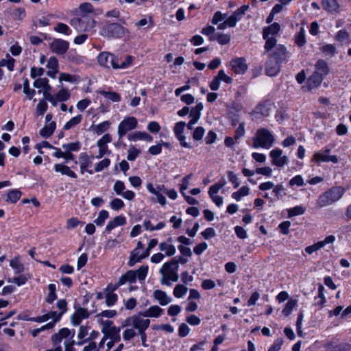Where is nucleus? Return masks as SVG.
I'll use <instances>...</instances> for the list:
<instances>
[{"label":"nucleus","mask_w":351,"mask_h":351,"mask_svg":"<svg viewBox=\"0 0 351 351\" xmlns=\"http://www.w3.org/2000/svg\"><path fill=\"white\" fill-rule=\"evenodd\" d=\"M108 212L106 210H102L99 213L97 218L94 222L99 226L104 225L105 221L108 218Z\"/></svg>","instance_id":"52"},{"label":"nucleus","mask_w":351,"mask_h":351,"mask_svg":"<svg viewBox=\"0 0 351 351\" xmlns=\"http://www.w3.org/2000/svg\"><path fill=\"white\" fill-rule=\"evenodd\" d=\"M188 288L185 285L182 284H178L174 287L173 293L175 298H182L186 294Z\"/></svg>","instance_id":"35"},{"label":"nucleus","mask_w":351,"mask_h":351,"mask_svg":"<svg viewBox=\"0 0 351 351\" xmlns=\"http://www.w3.org/2000/svg\"><path fill=\"white\" fill-rule=\"evenodd\" d=\"M280 30V25L278 23H274L271 25L263 29V37H275Z\"/></svg>","instance_id":"26"},{"label":"nucleus","mask_w":351,"mask_h":351,"mask_svg":"<svg viewBox=\"0 0 351 351\" xmlns=\"http://www.w3.org/2000/svg\"><path fill=\"white\" fill-rule=\"evenodd\" d=\"M163 313V309L158 306L154 305L150 306L144 312L139 313L132 316H140L141 319H148V317H159Z\"/></svg>","instance_id":"17"},{"label":"nucleus","mask_w":351,"mask_h":351,"mask_svg":"<svg viewBox=\"0 0 351 351\" xmlns=\"http://www.w3.org/2000/svg\"><path fill=\"white\" fill-rule=\"evenodd\" d=\"M149 319H141L140 316H130L125 320L124 326L127 328L123 332V338L125 341H130L137 335L141 337L142 346L147 348V336L146 330L150 325Z\"/></svg>","instance_id":"1"},{"label":"nucleus","mask_w":351,"mask_h":351,"mask_svg":"<svg viewBox=\"0 0 351 351\" xmlns=\"http://www.w3.org/2000/svg\"><path fill=\"white\" fill-rule=\"evenodd\" d=\"M350 38V35L347 31L345 29L339 30L335 36V40L339 43H345L347 42Z\"/></svg>","instance_id":"53"},{"label":"nucleus","mask_w":351,"mask_h":351,"mask_svg":"<svg viewBox=\"0 0 351 351\" xmlns=\"http://www.w3.org/2000/svg\"><path fill=\"white\" fill-rule=\"evenodd\" d=\"M315 71L319 72L322 76H326L328 73V66L327 63L323 60H319L315 64Z\"/></svg>","instance_id":"33"},{"label":"nucleus","mask_w":351,"mask_h":351,"mask_svg":"<svg viewBox=\"0 0 351 351\" xmlns=\"http://www.w3.org/2000/svg\"><path fill=\"white\" fill-rule=\"evenodd\" d=\"M10 265L16 274H21L24 271V266L20 262L19 256H15L13 259L10 260Z\"/></svg>","instance_id":"36"},{"label":"nucleus","mask_w":351,"mask_h":351,"mask_svg":"<svg viewBox=\"0 0 351 351\" xmlns=\"http://www.w3.org/2000/svg\"><path fill=\"white\" fill-rule=\"evenodd\" d=\"M185 125L186 124L183 121H180L176 123L173 130L176 137L183 135Z\"/></svg>","instance_id":"64"},{"label":"nucleus","mask_w":351,"mask_h":351,"mask_svg":"<svg viewBox=\"0 0 351 351\" xmlns=\"http://www.w3.org/2000/svg\"><path fill=\"white\" fill-rule=\"evenodd\" d=\"M55 96L58 101H64L69 99L71 95L66 88H61Z\"/></svg>","instance_id":"51"},{"label":"nucleus","mask_w":351,"mask_h":351,"mask_svg":"<svg viewBox=\"0 0 351 351\" xmlns=\"http://www.w3.org/2000/svg\"><path fill=\"white\" fill-rule=\"evenodd\" d=\"M80 172L83 174L85 171H88L90 174H93V171L92 170H88L91 165L92 162L90 160L89 156L86 154H81L80 156Z\"/></svg>","instance_id":"21"},{"label":"nucleus","mask_w":351,"mask_h":351,"mask_svg":"<svg viewBox=\"0 0 351 351\" xmlns=\"http://www.w3.org/2000/svg\"><path fill=\"white\" fill-rule=\"evenodd\" d=\"M15 60L10 54H7L5 58L0 62V66H5L10 71H12L14 67Z\"/></svg>","instance_id":"39"},{"label":"nucleus","mask_w":351,"mask_h":351,"mask_svg":"<svg viewBox=\"0 0 351 351\" xmlns=\"http://www.w3.org/2000/svg\"><path fill=\"white\" fill-rule=\"evenodd\" d=\"M125 206V204L123 201L121 199L119 198H114L111 202H110V207L111 209L114 210H119L123 208Z\"/></svg>","instance_id":"58"},{"label":"nucleus","mask_w":351,"mask_h":351,"mask_svg":"<svg viewBox=\"0 0 351 351\" xmlns=\"http://www.w3.org/2000/svg\"><path fill=\"white\" fill-rule=\"evenodd\" d=\"M256 173L262 175L266 178H270L273 173V169L270 167H262L256 168Z\"/></svg>","instance_id":"56"},{"label":"nucleus","mask_w":351,"mask_h":351,"mask_svg":"<svg viewBox=\"0 0 351 351\" xmlns=\"http://www.w3.org/2000/svg\"><path fill=\"white\" fill-rule=\"evenodd\" d=\"M49 293L45 298V301L47 303L51 304L57 299L56 287L54 284H49L48 285Z\"/></svg>","instance_id":"37"},{"label":"nucleus","mask_w":351,"mask_h":351,"mask_svg":"<svg viewBox=\"0 0 351 351\" xmlns=\"http://www.w3.org/2000/svg\"><path fill=\"white\" fill-rule=\"evenodd\" d=\"M193 174L190 173L187 176H184L180 183V191L182 195H184V191L186 190L189 187L190 180L192 178Z\"/></svg>","instance_id":"48"},{"label":"nucleus","mask_w":351,"mask_h":351,"mask_svg":"<svg viewBox=\"0 0 351 351\" xmlns=\"http://www.w3.org/2000/svg\"><path fill=\"white\" fill-rule=\"evenodd\" d=\"M107 336V339L112 340L114 343H117L120 341V335H119V329L115 328L112 329L110 332L106 335Z\"/></svg>","instance_id":"61"},{"label":"nucleus","mask_w":351,"mask_h":351,"mask_svg":"<svg viewBox=\"0 0 351 351\" xmlns=\"http://www.w3.org/2000/svg\"><path fill=\"white\" fill-rule=\"evenodd\" d=\"M223 81L226 84H231L233 81L232 78L227 75L224 70L219 71L217 75L214 77L209 84V87L212 90H217L220 87L221 82Z\"/></svg>","instance_id":"14"},{"label":"nucleus","mask_w":351,"mask_h":351,"mask_svg":"<svg viewBox=\"0 0 351 351\" xmlns=\"http://www.w3.org/2000/svg\"><path fill=\"white\" fill-rule=\"evenodd\" d=\"M149 267L147 265H142L138 269L134 271V275L136 280L140 282L144 281L147 276Z\"/></svg>","instance_id":"34"},{"label":"nucleus","mask_w":351,"mask_h":351,"mask_svg":"<svg viewBox=\"0 0 351 351\" xmlns=\"http://www.w3.org/2000/svg\"><path fill=\"white\" fill-rule=\"evenodd\" d=\"M54 170L56 172H59L62 175L68 176L72 178H76V173L73 171L70 167L62 164H56L54 165Z\"/></svg>","instance_id":"27"},{"label":"nucleus","mask_w":351,"mask_h":351,"mask_svg":"<svg viewBox=\"0 0 351 351\" xmlns=\"http://www.w3.org/2000/svg\"><path fill=\"white\" fill-rule=\"evenodd\" d=\"M88 317V313L86 310L84 308H79L71 317V322L74 326H78L82 322V319Z\"/></svg>","instance_id":"23"},{"label":"nucleus","mask_w":351,"mask_h":351,"mask_svg":"<svg viewBox=\"0 0 351 351\" xmlns=\"http://www.w3.org/2000/svg\"><path fill=\"white\" fill-rule=\"evenodd\" d=\"M138 120L134 117H126L119 124L117 128V134L119 138H122L129 132L136 129L138 127Z\"/></svg>","instance_id":"7"},{"label":"nucleus","mask_w":351,"mask_h":351,"mask_svg":"<svg viewBox=\"0 0 351 351\" xmlns=\"http://www.w3.org/2000/svg\"><path fill=\"white\" fill-rule=\"evenodd\" d=\"M241 128V124H240L239 125L237 130H236L234 138L226 137L225 138L224 143H225V145L227 147H231L232 145H234L235 141H237L239 139V138L240 136V131H239V130H240Z\"/></svg>","instance_id":"59"},{"label":"nucleus","mask_w":351,"mask_h":351,"mask_svg":"<svg viewBox=\"0 0 351 351\" xmlns=\"http://www.w3.org/2000/svg\"><path fill=\"white\" fill-rule=\"evenodd\" d=\"M311 161L319 165L322 162H328L336 164L339 162V159L337 156L330 154L329 149H325L315 152Z\"/></svg>","instance_id":"9"},{"label":"nucleus","mask_w":351,"mask_h":351,"mask_svg":"<svg viewBox=\"0 0 351 351\" xmlns=\"http://www.w3.org/2000/svg\"><path fill=\"white\" fill-rule=\"evenodd\" d=\"M280 71L278 63L274 59H270L266 65V73L269 76L276 75Z\"/></svg>","instance_id":"25"},{"label":"nucleus","mask_w":351,"mask_h":351,"mask_svg":"<svg viewBox=\"0 0 351 351\" xmlns=\"http://www.w3.org/2000/svg\"><path fill=\"white\" fill-rule=\"evenodd\" d=\"M269 157L271 163L277 167L282 168L289 162V157L284 155L283 151L278 147L271 149L269 153Z\"/></svg>","instance_id":"10"},{"label":"nucleus","mask_w":351,"mask_h":351,"mask_svg":"<svg viewBox=\"0 0 351 351\" xmlns=\"http://www.w3.org/2000/svg\"><path fill=\"white\" fill-rule=\"evenodd\" d=\"M99 94L105 97L106 99L111 100L112 101L117 102L121 99L119 94L115 92H107L105 90L99 91Z\"/></svg>","instance_id":"47"},{"label":"nucleus","mask_w":351,"mask_h":351,"mask_svg":"<svg viewBox=\"0 0 351 351\" xmlns=\"http://www.w3.org/2000/svg\"><path fill=\"white\" fill-rule=\"evenodd\" d=\"M71 25L80 32H89L95 26V21L88 14H79L70 21Z\"/></svg>","instance_id":"6"},{"label":"nucleus","mask_w":351,"mask_h":351,"mask_svg":"<svg viewBox=\"0 0 351 351\" xmlns=\"http://www.w3.org/2000/svg\"><path fill=\"white\" fill-rule=\"evenodd\" d=\"M178 271V265L176 261L172 260L164 263L160 269V273L162 276L160 283L170 286L171 282H177L179 278Z\"/></svg>","instance_id":"4"},{"label":"nucleus","mask_w":351,"mask_h":351,"mask_svg":"<svg viewBox=\"0 0 351 351\" xmlns=\"http://www.w3.org/2000/svg\"><path fill=\"white\" fill-rule=\"evenodd\" d=\"M113 191L117 195H121L125 199L132 201L135 198V193L131 190H125V183L121 180H117L113 186Z\"/></svg>","instance_id":"13"},{"label":"nucleus","mask_w":351,"mask_h":351,"mask_svg":"<svg viewBox=\"0 0 351 351\" xmlns=\"http://www.w3.org/2000/svg\"><path fill=\"white\" fill-rule=\"evenodd\" d=\"M298 301L295 299H289L285 304L284 308L282 310V315L284 317L289 316L293 310L297 306Z\"/></svg>","instance_id":"31"},{"label":"nucleus","mask_w":351,"mask_h":351,"mask_svg":"<svg viewBox=\"0 0 351 351\" xmlns=\"http://www.w3.org/2000/svg\"><path fill=\"white\" fill-rule=\"evenodd\" d=\"M110 160L108 158H104L101 161L99 162L95 168V172H100L103 169L108 167L110 165Z\"/></svg>","instance_id":"62"},{"label":"nucleus","mask_w":351,"mask_h":351,"mask_svg":"<svg viewBox=\"0 0 351 351\" xmlns=\"http://www.w3.org/2000/svg\"><path fill=\"white\" fill-rule=\"evenodd\" d=\"M74 335L75 331L73 330H71L67 328H63L57 333L53 335L51 339L55 345H59L64 339L69 338L68 340H73Z\"/></svg>","instance_id":"15"},{"label":"nucleus","mask_w":351,"mask_h":351,"mask_svg":"<svg viewBox=\"0 0 351 351\" xmlns=\"http://www.w3.org/2000/svg\"><path fill=\"white\" fill-rule=\"evenodd\" d=\"M56 127V123L55 121L45 123V125L40 130L39 134L44 138H48L53 134Z\"/></svg>","instance_id":"29"},{"label":"nucleus","mask_w":351,"mask_h":351,"mask_svg":"<svg viewBox=\"0 0 351 351\" xmlns=\"http://www.w3.org/2000/svg\"><path fill=\"white\" fill-rule=\"evenodd\" d=\"M47 68L48 69L47 71V75L55 79L56 77V74L58 73L59 64L57 58L56 57L51 56L49 58L47 64Z\"/></svg>","instance_id":"19"},{"label":"nucleus","mask_w":351,"mask_h":351,"mask_svg":"<svg viewBox=\"0 0 351 351\" xmlns=\"http://www.w3.org/2000/svg\"><path fill=\"white\" fill-rule=\"evenodd\" d=\"M127 138L130 141H145L147 142H152L153 138L149 134L145 132L136 131L132 133L128 134Z\"/></svg>","instance_id":"20"},{"label":"nucleus","mask_w":351,"mask_h":351,"mask_svg":"<svg viewBox=\"0 0 351 351\" xmlns=\"http://www.w3.org/2000/svg\"><path fill=\"white\" fill-rule=\"evenodd\" d=\"M324 76L319 74V72L315 71L313 75L308 78V84L311 87H316L322 82Z\"/></svg>","instance_id":"40"},{"label":"nucleus","mask_w":351,"mask_h":351,"mask_svg":"<svg viewBox=\"0 0 351 351\" xmlns=\"http://www.w3.org/2000/svg\"><path fill=\"white\" fill-rule=\"evenodd\" d=\"M261 298V293L254 291L247 296L246 304L249 307L254 306Z\"/></svg>","instance_id":"32"},{"label":"nucleus","mask_w":351,"mask_h":351,"mask_svg":"<svg viewBox=\"0 0 351 351\" xmlns=\"http://www.w3.org/2000/svg\"><path fill=\"white\" fill-rule=\"evenodd\" d=\"M136 281V276L134 275V270H129L125 274L122 275L118 282L114 285L113 290H116L120 286L129 282L134 283Z\"/></svg>","instance_id":"18"},{"label":"nucleus","mask_w":351,"mask_h":351,"mask_svg":"<svg viewBox=\"0 0 351 351\" xmlns=\"http://www.w3.org/2000/svg\"><path fill=\"white\" fill-rule=\"evenodd\" d=\"M323 7L329 12L335 11L337 8V3L335 0H323Z\"/></svg>","instance_id":"55"},{"label":"nucleus","mask_w":351,"mask_h":351,"mask_svg":"<svg viewBox=\"0 0 351 351\" xmlns=\"http://www.w3.org/2000/svg\"><path fill=\"white\" fill-rule=\"evenodd\" d=\"M295 43L301 47L306 43L305 39V30L304 28H301L300 31L295 35Z\"/></svg>","instance_id":"54"},{"label":"nucleus","mask_w":351,"mask_h":351,"mask_svg":"<svg viewBox=\"0 0 351 351\" xmlns=\"http://www.w3.org/2000/svg\"><path fill=\"white\" fill-rule=\"evenodd\" d=\"M99 64L106 68H110L114 69H125L130 66L133 61V58L131 56H127L124 60L119 58L114 55L108 52L100 53L97 57Z\"/></svg>","instance_id":"2"},{"label":"nucleus","mask_w":351,"mask_h":351,"mask_svg":"<svg viewBox=\"0 0 351 351\" xmlns=\"http://www.w3.org/2000/svg\"><path fill=\"white\" fill-rule=\"evenodd\" d=\"M113 286L114 285H108L107 287L108 292L106 293L105 299L106 304L108 306H113L116 302L117 301V295L114 293L113 291Z\"/></svg>","instance_id":"28"},{"label":"nucleus","mask_w":351,"mask_h":351,"mask_svg":"<svg viewBox=\"0 0 351 351\" xmlns=\"http://www.w3.org/2000/svg\"><path fill=\"white\" fill-rule=\"evenodd\" d=\"M149 256V253L145 250L144 245L139 241L137 242L136 247L130 252L128 265L129 267H133Z\"/></svg>","instance_id":"8"},{"label":"nucleus","mask_w":351,"mask_h":351,"mask_svg":"<svg viewBox=\"0 0 351 351\" xmlns=\"http://www.w3.org/2000/svg\"><path fill=\"white\" fill-rule=\"evenodd\" d=\"M344 192V189L341 186L330 189L319 197L316 203L317 206L322 208L338 201L342 197Z\"/></svg>","instance_id":"5"},{"label":"nucleus","mask_w":351,"mask_h":351,"mask_svg":"<svg viewBox=\"0 0 351 351\" xmlns=\"http://www.w3.org/2000/svg\"><path fill=\"white\" fill-rule=\"evenodd\" d=\"M23 86V93L27 95L29 99H32L34 97L36 91L34 89L29 88V82L27 78L24 80Z\"/></svg>","instance_id":"49"},{"label":"nucleus","mask_w":351,"mask_h":351,"mask_svg":"<svg viewBox=\"0 0 351 351\" xmlns=\"http://www.w3.org/2000/svg\"><path fill=\"white\" fill-rule=\"evenodd\" d=\"M159 249L168 256H173L176 252V249L173 245L169 242H162L159 244Z\"/></svg>","instance_id":"30"},{"label":"nucleus","mask_w":351,"mask_h":351,"mask_svg":"<svg viewBox=\"0 0 351 351\" xmlns=\"http://www.w3.org/2000/svg\"><path fill=\"white\" fill-rule=\"evenodd\" d=\"M226 184V180L224 178H221L217 183L212 185L208 190V195L212 201L218 207L223 204V200L222 197L217 195L219 191Z\"/></svg>","instance_id":"11"},{"label":"nucleus","mask_w":351,"mask_h":351,"mask_svg":"<svg viewBox=\"0 0 351 351\" xmlns=\"http://www.w3.org/2000/svg\"><path fill=\"white\" fill-rule=\"evenodd\" d=\"M141 151L135 146L131 145L128 150L127 159L129 161H134L136 159Z\"/></svg>","instance_id":"45"},{"label":"nucleus","mask_w":351,"mask_h":351,"mask_svg":"<svg viewBox=\"0 0 351 351\" xmlns=\"http://www.w3.org/2000/svg\"><path fill=\"white\" fill-rule=\"evenodd\" d=\"M69 47V44L67 41L62 39H55L53 40L49 46L50 50L56 54H64Z\"/></svg>","instance_id":"16"},{"label":"nucleus","mask_w":351,"mask_h":351,"mask_svg":"<svg viewBox=\"0 0 351 351\" xmlns=\"http://www.w3.org/2000/svg\"><path fill=\"white\" fill-rule=\"evenodd\" d=\"M275 142L276 138L274 134L265 128L258 130L252 139L254 148H263L265 149H270Z\"/></svg>","instance_id":"3"},{"label":"nucleus","mask_w":351,"mask_h":351,"mask_svg":"<svg viewBox=\"0 0 351 351\" xmlns=\"http://www.w3.org/2000/svg\"><path fill=\"white\" fill-rule=\"evenodd\" d=\"M77 15L79 14H87L93 12V7L90 3H82L80 5L77 11H76Z\"/></svg>","instance_id":"43"},{"label":"nucleus","mask_w":351,"mask_h":351,"mask_svg":"<svg viewBox=\"0 0 351 351\" xmlns=\"http://www.w3.org/2000/svg\"><path fill=\"white\" fill-rule=\"evenodd\" d=\"M47 108H48V105H47V102L43 99H41L39 101V102L36 106V112L38 115H40V116L43 115L44 113L47 111Z\"/></svg>","instance_id":"60"},{"label":"nucleus","mask_w":351,"mask_h":351,"mask_svg":"<svg viewBox=\"0 0 351 351\" xmlns=\"http://www.w3.org/2000/svg\"><path fill=\"white\" fill-rule=\"evenodd\" d=\"M153 295L162 306L167 305L172 301L171 298L168 296V295L165 291L161 290H156L154 292Z\"/></svg>","instance_id":"22"},{"label":"nucleus","mask_w":351,"mask_h":351,"mask_svg":"<svg viewBox=\"0 0 351 351\" xmlns=\"http://www.w3.org/2000/svg\"><path fill=\"white\" fill-rule=\"evenodd\" d=\"M306 209L302 206H296L295 207L291 208L288 210V217H292L294 216L303 215L305 212Z\"/></svg>","instance_id":"46"},{"label":"nucleus","mask_w":351,"mask_h":351,"mask_svg":"<svg viewBox=\"0 0 351 351\" xmlns=\"http://www.w3.org/2000/svg\"><path fill=\"white\" fill-rule=\"evenodd\" d=\"M82 120V116L81 114L77 115L73 118H71L69 121H67L64 125V129L66 130H69L75 125H78Z\"/></svg>","instance_id":"44"},{"label":"nucleus","mask_w":351,"mask_h":351,"mask_svg":"<svg viewBox=\"0 0 351 351\" xmlns=\"http://www.w3.org/2000/svg\"><path fill=\"white\" fill-rule=\"evenodd\" d=\"M126 223V219L124 216L119 215L115 217L112 221H110L106 227V230L108 232H110L112 229L116 227L123 226Z\"/></svg>","instance_id":"24"},{"label":"nucleus","mask_w":351,"mask_h":351,"mask_svg":"<svg viewBox=\"0 0 351 351\" xmlns=\"http://www.w3.org/2000/svg\"><path fill=\"white\" fill-rule=\"evenodd\" d=\"M229 66L231 70L239 74L241 72V58H233L229 63Z\"/></svg>","instance_id":"42"},{"label":"nucleus","mask_w":351,"mask_h":351,"mask_svg":"<svg viewBox=\"0 0 351 351\" xmlns=\"http://www.w3.org/2000/svg\"><path fill=\"white\" fill-rule=\"evenodd\" d=\"M289 185L293 186H302L304 184V179L300 175H297L292 178L289 182Z\"/></svg>","instance_id":"63"},{"label":"nucleus","mask_w":351,"mask_h":351,"mask_svg":"<svg viewBox=\"0 0 351 351\" xmlns=\"http://www.w3.org/2000/svg\"><path fill=\"white\" fill-rule=\"evenodd\" d=\"M101 324L102 326L101 332L106 335L109 332H110L112 329L117 328L114 326H113V322L110 320H105L101 321Z\"/></svg>","instance_id":"50"},{"label":"nucleus","mask_w":351,"mask_h":351,"mask_svg":"<svg viewBox=\"0 0 351 351\" xmlns=\"http://www.w3.org/2000/svg\"><path fill=\"white\" fill-rule=\"evenodd\" d=\"M101 34L108 38H121L125 35V29L118 23H111L103 27Z\"/></svg>","instance_id":"12"},{"label":"nucleus","mask_w":351,"mask_h":351,"mask_svg":"<svg viewBox=\"0 0 351 351\" xmlns=\"http://www.w3.org/2000/svg\"><path fill=\"white\" fill-rule=\"evenodd\" d=\"M21 192L18 189L10 191L7 195L5 201L10 203H16L21 197Z\"/></svg>","instance_id":"38"},{"label":"nucleus","mask_w":351,"mask_h":351,"mask_svg":"<svg viewBox=\"0 0 351 351\" xmlns=\"http://www.w3.org/2000/svg\"><path fill=\"white\" fill-rule=\"evenodd\" d=\"M54 31L66 35L71 34V29L69 27L63 23H58L56 26L54 27Z\"/></svg>","instance_id":"57"},{"label":"nucleus","mask_w":351,"mask_h":351,"mask_svg":"<svg viewBox=\"0 0 351 351\" xmlns=\"http://www.w3.org/2000/svg\"><path fill=\"white\" fill-rule=\"evenodd\" d=\"M320 51L326 56H333L337 53L336 47L333 44H325L320 47Z\"/></svg>","instance_id":"41"}]
</instances>
